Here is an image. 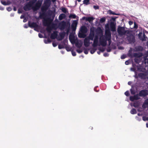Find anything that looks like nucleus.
I'll return each instance as SVG.
<instances>
[{
	"instance_id": "f257e3e1",
	"label": "nucleus",
	"mask_w": 148,
	"mask_h": 148,
	"mask_svg": "<svg viewBox=\"0 0 148 148\" xmlns=\"http://www.w3.org/2000/svg\"><path fill=\"white\" fill-rule=\"evenodd\" d=\"M81 33H79L78 35V37L80 38H84L86 36L84 34L87 32V29L85 26H82L80 30Z\"/></svg>"
},
{
	"instance_id": "f03ea898",
	"label": "nucleus",
	"mask_w": 148,
	"mask_h": 148,
	"mask_svg": "<svg viewBox=\"0 0 148 148\" xmlns=\"http://www.w3.org/2000/svg\"><path fill=\"white\" fill-rule=\"evenodd\" d=\"M117 32L119 35L121 36L125 35L127 33V31L125 30V27H119Z\"/></svg>"
},
{
	"instance_id": "7ed1b4c3",
	"label": "nucleus",
	"mask_w": 148,
	"mask_h": 148,
	"mask_svg": "<svg viewBox=\"0 0 148 148\" xmlns=\"http://www.w3.org/2000/svg\"><path fill=\"white\" fill-rule=\"evenodd\" d=\"M107 25H108L107 27L108 29L106 30L105 35L103 36L107 40L108 39L109 40H110V39L111 38V33L109 28L108 24H107ZM106 28H107L106 26Z\"/></svg>"
},
{
	"instance_id": "20e7f679",
	"label": "nucleus",
	"mask_w": 148,
	"mask_h": 148,
	"mask_svg": "<svg viewBox=\"0 0 148 148\" xmlns=\"http://www.w3.org/2000/svg\"><path fill=\"white\" fill-rule=\"evenodd\" d=\"M44 5L41 8L42 12L46 11L49 7L50 4V0H46L44 2Z\"/></svg>"
},
{
	"instance_id": "39448f33",
	"label": "nucleus",
	"mask_w": 148,
	"mask_h": 148,
	"mask_svg": "<svg viewBox=\"0 0 148 148\" xmlns=\"http://www.w3.org/2000/svg\"><path fill=\"white\" fill-rule=\"evenodd\" d=\"M44 5L41 8L42 12L46 11L49 7L50 4V0H46L44 2Z\"/></svg>"
},
{
	"instance_id": "423d86ee",
	"label": "nucleus",
	"mask_w": 148,
	"mask_h": 148,
	"mask_svg": "<svg viewBox=\"0 0 148 148\" xmlns=\"http://www.w3.org/2000/svg\"><path fill=\"white\" fill-rule=\"evenodd\" d=\"M99 41L101 45L104 47L106 46L107 44V40L103 36L99 39Z\"/></svg>"
},
{
	"instance_id": "0eeeda50",
	"label": "nucleus",
	"mask_w": 148,
	"mask_h": 148,
	"mask_svg": "<svg viewBox=\"0 0 148 148\" xmlns=\"http://www.w3.org/2000/svg\"><path fill=\"white\" fill-rule=\"evenodd\" d=\"M58 27L60 30H64L66 27V22L64 21H62L59 24Z\"/></svg>"
},
{
	"instance_id": "6e6552de",
	"label": "nucleus",
	"mask_w": 148,
	"mask_h": 148,
	"mask_svg": "<svg viewBox=\"0 0 148 148\" xmlns=\"http://www.w3.org/2000/svg\"><path fill=\"white\" fill-rule=\"evenodd\" d=\"M42 4L41 1L38 0L35 4L34 6L33 7V9L35 10H37L39 9Z\"/></svg>"
},
{
	"instance_id": "1a4fd4ad",
	"label": "nucleus",
	"mask_w": 148,
	"mask_h": 148,
	"mask_svg": "<svg viewBox=\"0 0 148 148\" xmlns=\"http://www.w3.org/2000/svg\"><path fill=\"white\" fill-rule=\"evenodd\" d=\"M139 95L140 97H145L148 95V91L147 90H143L140 91Z\"/></svg>"
},
{
	"instance_id": "9d476101",
	"label": "nucleus",
	"mask_w": 148,
	"mask_h": 148,
	"mask_svg": "<svg viewBox=\"0 0 148 148\" xmlns=\"http://www.w3.org/2000/svg\"><path fill=\"white\" fill-rule=\"evenodd\" d=\"M93 40V43L92 46L93 47H96L97 46L98 43V36L96 35L95 36Z\"/></svg>"
},
{
	"instance_id": "9b49d317",
	"label": "nucleus",
	"mask_w": 148,
	"mask_h": 148,
	"mask_svg": "<svg viewBox=\"0 0 148 148\" xmlns=\"http://www.w3.org/2000/svg\"><path fill=\"white\" fill-rule=\"evenodd\" d=\"M142 33L141 32H140L138 34V36L139 37L142 41H146L148 39L147 37L146 36L145 34L143 33V36H142Z\"/></svg>"
},
{
	"instance_id": "f8f14e48",
	"label": "nucleus",
	"mask_w": 148,
	"mask_h": 148,
	"mask_svg": "<svg viewBox=\"0 0 148 148\" xmlns=\"http://www.w3.org/2000/svg\"><path fill=\"white\" fill-rule=\"evenodd\" d=\"M127 39L130 43H134L135 42V37L133 36H128L127 37Z\"/></svg>"
},
{
	"instance_id": "ddd939ff",
	"label": "nucleus",
	"mask_w": 148,
	"mask_h": 148,
	"mask_svg": "<svg viewBox=\"0 0 148 148\" xmlns=\"http://www.w3.org/2000/svg\"><path fill=\"white\" fill-rule=\"evenodd\" d=\"M90 40L86 37L84 40V44L86 47H88L90 45Z\"/></svg>"
},
{
	"instance_id": "4468645a",
	"label": "nucleus",
	"mask_w": 148,
	"mask_h": 148,
	"mask_svg": "<svg viewBox=\"0 0 148 148\" xmlns=\"http://www.w3.org/2000/svg\"><path fill=\"white\" fill-rule=\"evenodd\" d=\"M110 27L112 31H116V23L113 22H111L110 23Z\"/></svg>"
},
{
	"instance_id": "2eb2a0df",
	"label": "nucleus",
	"mask_w": 148,
	"mask_h": 148,
	"mask_svg": "<svg viewBox=\"0 0 148 148\" xmlns=\"http://www.w3.org/2000/svg\"><path fill=\"white\" fill-rule=\"evenodd\" d=\"M32 6V4L30 3H28L24 6L23 9L26 11L29 10Z\"/></svg>"
},
{
	"instance_id": "dca6fc26",
	"label": "nucleus",
	"mask_w": 148,
	"mask_h": 148,
	"mask_svg": "<svg viewBox=\"0 0 148 148\" xmlns=\"http://www.w3.org/2000/svg\"><path fill=\"white\" fill-rule=\"evenodd\" d=\"M28 25L31 28H37L38 26L37 24L34 22L30 23L29 21Z\"/></svg>"
},
{
	"instance_id": "f3484780",
	"label": "nucleus",
	"mask_w": 148,
	"mask_h": 148,
	"mask_svg": "<svg viewBox=\"0 0 148 148\" xmlns=\"http://www.w3.org/2000/svg\"><path fill=\"white\" fill-rule=\"evenodd\" d=\"M133 57L135 58H139L143 56V53H133Z\"/></svg>"
},
{
	"instance_id": "a211bd4d",
	"label": "nucleus",
	"mask_w": 148,
	"mask_h": 148,
	"mask_svg": "<svg viewBox=\"0 0 148 148\" xmlns=\"http://www.w3.org/2000/svg\"><path fill=\"white\" fill-rule=\"evenodd\" d=\"M65 34L66 32H63L60 33V38H59L58 40H62L64 37Z\"/></svg>"
},
{
	"instance_id": "6ab92c4d",
	"label": "nucleus",
	"mask_w": 148,
	"mask_h": 148,
	"mask_svg": "<svg viewBox=\"0 0 148 148\" xmlns=\"http://www.w3.org/2000/svg\"><path fill=\"white\" fill-rule=\"evenodd\" d=\"M57 36V32H54L51 34L50 37L52 39H54L56 38Z\"/></svg>"
},
{
	"instance_id": "aec40b11",
	"label": "nucleus",
	"mask_w": 148,
	"mask_h": 148,
	"mask_svg": "<svg viewBox=\"0 0 148 148\" xmlns=\"http://www.w3.org/2000/svg\"><path fill=\"white\" fill-rule=\"evenodd\" d=\"M95 35H94L93 34H89L88 36L86 37V38L89 39L90 40H93L94 37L95 36Z\"/></svg>"
},
{
	"instance_id": "412c9836",
	"label": "nucleus",
	"mask_w": 148,
	"mask_h": 148,
	"mask_svg": "<svg viewBox=\"0 0 148 148\" xmlns=\"http://www.w3.org/2000/svg\"><path fill=\"white\" fill-rule=\"evenodd\" d=\"M94 19L93 17H89L86 18V20L88 21L89 23H90L93 21Z\"/></svg>"
},
{
	"instance_id": "4be33fe9",
	"label": "nucleus",
	"mask_w": 148,
	"mask_h": 148,
	"mask_svg": "<svg viewBox=\"0 0 148 148\" xmlns=\"http://www.w3.org/2000/svg\"><path fill=\"white\" fill-rule=\"evenodd\" d=\"M66 17V15L64 14H61L59 15V19L60 20H62L64 18Z\"/></svg>"
},
{
	"instance_id": "5701e85b",
	"label": "nucleus",
	"mask_w": 148,
	"mask_h": 148,
	"mask_svg": "<svg viewBox=\"0 0 148 148\" xmlns=\"http://www.w3.org/2000/svg\"><path fill=\"white\" fill-rule=\"evenodd\" d=\"M138 76L141 79L144 78L145 77V75L143 73H140L138 74Z\"/></svg>"
},
{
	"instance_id": "b1692460",
	"label": "nucleus",
	"mask_w": 148,
	"mask_h": 148,
	"mask_svg": "<svg viewBox=\"0 0 148 148\" xmlns=\"http://www.w3.org/2000/svg\"><path fill=\"white\" fill-rule=\"evenodd\" d=\"M128 55L131 58L133 57V54L132 53V49L131 48L128 51Z\"/></svg>"
},
{
	"instance_id": "393cba45",
	"label": "nucleus",
	"mask_w": 148,
	"mask_h": 148,
	"mask_svg": "<svg viewBox=\"0 0 148 148\" xmlns=\"http://www.w3.org/2000/svg\"><path fill=\"white\" fill-rule=\"evenodd\" d=\"M108 13L110 14H112V15H119L120 14L119 13H116L112 11L111 10H109L108 11Z\"/></svg>"
},
{
	"instance_id": "a878e982",
	"label": "nucleus",
	"mask_w": 148,
	"mask_h": 148,
	"mask_svg": "<svg viewBox=\"0 0 148 148\" xmlns=\"http://www.w3.org/2000/svg\"><path fill=\"white\" fill-rule=\"evenodd\" d=\"M131 93L132 95H134L136 93V91L134 88L132 87V88L130 90Z\"/></svg>"
},
{
	"instance_id": "bb28decb",
	"label": "nucleus",
	"mask_w": 148,
	"mask_h": 148,
	"mask_svg": "<svg viewBox=\"0 0 148 148\" xmlns=\"http://www.w3.org/2000/svg\"><path fill=\"white\" fill-rule=\"evenodd\" d=\"M52 28L51 27H50L49 26H48L46 28V30L47 32L49 33H50L51 31L52 30Z\"/></svg>"
},
{
	"instance_id": "cd10ccee",
	"label": "nucleus",
	"mask_w": 148,
	"mask_h": 148,
	"mask_svg": "<svg viewBox=\"0 0 148 148\" xmlns=\"http://www.w3.org/2000/svg\"><path fill=\"white\" fill-rule=\"evenodd\" d=\"M78 23V21L77 20H74L73 21L71 25H73V26H75V27H77V24Z\"/></svg>"
},
{
	"instance_id": "c85d7f7f",
	"label": "nucleus",
	"mask_w": 148,
	"mask_h": 148,
	"mask_svg": "<svg viewBox=\"0 0 148 148\" xmlns=\"http://www.w3.org/2000/svg\"><path fill=\"white\" fill-rule=\"evenodd\" d=\"M137 113L135 109L132 108L130 111V113L132 114H135Z\"/></svg>"
},
{
	"instance_id": "c756f323",
	"label": "nucleus",
	"mask_w": 148,
	"mask_h": 148,
	"mask_svg": "<svg viewBox=\"0 0 148 148\" xmlns=\"http://www.w3.org/2000/svg\"><path fill=\"white\" fill-rule=\"evenodd\" d=\"M77 16L75 14H70L69 16V18H75Z\"/></svg>"
},
{
	"instance_id": "7c9ffc66",
	"label": "nucleus",
	"mask_w": 148,
	"mask_h": 148,
	"mask_svg": "<svg viewBox=\"0 0 148 148\" xmlns=\"http://www.w3.org/2000/svg\"><path fill=\"white\" fill-rule=\"evenodd\" d=\"M44 42L45 44H48L50 43L51 42V41L49 39H48L47 40L44 39Z\"/></svg>"
},
{
	"instance_id": "2f4dec72",
	"label": "nucleus",
	"mask_w": 148,
	"mask_h": 148,
	"mask_svg": "<svg viewBox=\"0 0 148 148\" xmlns=\"http://www.w3.org/2000/svg\"><path fill=\"white\" fill-rule=\"evenodd\" d=\"M139 96V94H137L134 95V97L135 100H138L140 99V97Z\"/></svg>"
},
{
	"instance_id": "473e14b6",
	"label": "nucleus",
	"mask_w": 148,
	"mask_h": 148,
	"mask_svg": "<svg viewBox=\"0 0 148 148\" xmlns=\"http://www.w3.org/2000/svg\"><path fill=\"white\" fill-rule=\"evenodd\" d=\"M83 3L86 5L90 4L89 0H84L83 1Z\"/></svg>"
},
{
	"instance_id": "72a5a7b5",
	"label": "nucleus",
	"mask_w": 148,
	"mask_h": 148,
	"mask_svg": "<svg viewBox=\"0 0 148 148\" xmlns=\"http://www.w3.org/2000/svg\"><path fill=\"white\" fill-rule=\"evenodd\" d=\"M90 34L95 35V29H92L91 28L90 29Z\"/></svg>"
},
{
	"instance_id": "f704fd0d",
	"label": "nucleus",
	"mask_w": 148,
	"mask_h": 148,
	"mask_svg": "<svg viewBox=\"0 0 148 148\" xmlns=\"http://www.w3.org/2000/svg\"><path fill=\"white\" fill-rule=\"evenodd\" d=\"M96 51V49H95L94 48H92L90 50V53L91 54H93L95 51Z\"/></svg>"
},
{
	"instance_id": "c9c22d12",
	"label": "nucleus",
	"mask_w": 148,
	"mask_h": 148,
	"mask_svg": "<svg viewBox=\"0 0 148 148\" xmlns=\"http://www.w3.org/2000/svg\"><path fill=\"white\" fill-rule=\"evenodd\" d=\"M134 61L136 63H139L140 62V60L137 58H135Z\"/></svg>"
},
{
	"instance_id": "e433bc0d",
	"label": "nucleus",
	"mask_w": 148,
	"mask_h": 148,
	"mask_svg": "<svg viewBox=\"0 0 148 148\" xmlns=\"http://www.w3.org/2000/svg\"><path fill=\"white\" fill-rule=\"evenodd\" d=\"M62 11L64 13H66L67 12L66 9L65 8H62L61 9Z\"/></svg>"
},
{
	"instance_id": "4c0bfd02",
	"label": "nucleus",
	"mask_w": 148,
	"mask_h": 148,
	"mask_svg": "<svg viewBox=\"0 0 148 148\" xmlns=\"http://www.w3.org/2000/svg\"><path fill=\"white\" fill-rule=\"evenodd\" d=\"M106 21V19L104 17H103L102 18H101L100 20V23H103L104 22Z\"/></svg>"
},
{
	"instance_id": "58836bf2",
	"label": "nucleus",
	"mask_w": 148,
	"mask_h": 148,
	"mask_svg": "<svg viewBox=\"0 0 148 148\" xmlns=\"http://www.w3.org/2000/svg\"><path fill=\"white\" fill-rule=\"evenodd\" d=\"M56 25V24L53 23L52 24L51 27L53 29L55 28Z\"/></svg>"
},
{
	"instance_id": "ea45409f",
	"label": "nucleus",
	"mask_w": 148,
	"mask_h": 148,
	"mask_svg": "<svg viewBox=\"0 0 148 148\" xmlns=\"http://www.w3.org/2000/svg\"><path fill=\"white\" fill-rule=\"evenodd\" d=\"M130 99L131 101H133L134 100H135L134 97V96H130Z\"/></svg>"
},
{
	"instance_id": "a19ab883",
	"label": "nucleus",
	"mask_w": 148,
	"mask_h": 148,
	"mask_svg": "<svg viewBox=\"0 0 148 148\" xmlns=\"http://www.w3.org/2000/svg\"><path fill=\"white\" fill-rule=\"evenodd\" d=\"M89 49H84V53L86 54H87L88 53Z\"/></svg>"
},
{
	"instance_id": "79ce46f5",
	"label": "nucleus",
	"mask_w": 148,
	"mask_h": 148,
	"mask_svg": "<svg viewBox=\"0 0 148 148\" xmlns=\"http://www.w3.org/2000/svg\"><path fill=\"white\" fill-rule=\"evenodd\" d=\"M134 28L135 29H137L138 28V26L137 25V24H136V23L134 22Z\"/></svg>"
},
{
	"instance_id": "37998d69",
	"label": "nucleus",
	"mask_w": 148,
	"mask_h": 148,
	"mask_svg": "<svg viewBox=\"0 0 148 148\" xmlns=\"http://www.w3.org/2000/svg\"><path fill=\"white\" fill-rule=\"evenodd\" d=\"M71 27L73 31H75L76 30L77 27H75V26H73V25H71Z\"/></svg>"
},
{
	"instance_id": "c03bdc74",
	"label": "nucleus",
	"mask_w": 148,
	"mask_h": 148,
	"mask_svg": "<svg viewBox=\"0 0 148 148\" xmlns=\"http://www.w3.org/2000/svg\"><path fill=\"white\" fill-rule=\"evenodd\" d=\"M58 48L59 49H61L64 48V46L62 45H59L58 46Z\"/></svg>"
},
{
	"instance_id": "a18cd8bd",
	"label": "nucleus",
	"mask_w": 148,
	"mask_h": 148,
	"mask_svg": "<svg viewBox=\"0 0 148 148\" xmlns=\"http://www.w3.org/2000/svg\"><path fill=\"white\" fill-rule=\"evenodd\" d=\"M144 104L146 105H148V98L145 100Z\"/></svg>"
},
{
	"instance_id": "49530a36",
	"label": "nucleus",
	"mask_w": 148,
	"mask_h": 148,
	"mask_svg": "<svg viewBox=\"0 0 148 148\" xmlns=\"http://www.w3.org/2000/svg\"><path fill=\"white\" fill-rule=\"evenodd\" d=\"M135 118L137 120L139 121H140L141 120V118L137 116H136V117Z\"/></svg>"
},
{
	"instance_id": "de8ad7c7",
	"label": "nucleus",
	"mask_w": 148,
	"mask_h": 148,
	"mask_svg": "<svg viewBox=\"0 0 148 148\" xmlns=\"http://www.w3.org/2000/svg\"><path fill=\"white\" fill-rule=\"evenodd\" d=\"M125 95L127 96H128L129 95V92L128 91H127L125 93Z\"/></svg>"
},
{
	"instance_id": "09e8293b",
	"label": "nucleus",
	"mask_w": 148,
	"mask_h": 148,
	"mask_svg": "<svg viewBox=\"0 0 148 148\" xmlns=\"http://www.w3.org/2000/svg\"><path fill=\"white\" fill-rule=\"evenodd\" d=\"M141 48V46H138L136 47L135 49L137 51H139L140 50V49Z\"/></svg>"
},
{
	"instance_id": "8fccbe9b",
	"label": "nucleus",
	"mask_w": 148,
	"mask_h": 148,
	"mask_svg": "<svg viewBox=\"0 0 148 148\" xmlns=\"http://www.w3.org/2000/svg\"><path fill=\"white\" fill-rule=\"evenodd\" d=\"M76 51L79 53H81L82 52V50L80 49H77Z\"/></svg>"
},
{
	"instance_id": "3c124183",
	"label": "nucleus",
	"mask_w": 148,
	"mask_h": 148,
	"mask_svg": "<svg viewBox=\"0 0 148 148\" xmlns=\"http://www.w3.org/2000/svg\"><path fill=\"white\" fill-rule=\"evenodd\" d=\"M143 121H148V117H146L145 116H143Z\"/></svg>"
},
{
	"instance_id": "603ef678",
	"label": "nucleus",
	"mask_w": 148,
	"mask_h": 148,
	"mask_svg": "<svg viewBox=\"0 0 148 148\" xmlns=\"http://www.w3.org/2000/svg\"><path fill=\"white\" fill-rule=\"evenodd\" d=\"M71 53H72V55L73 56H76V53L75 52L73 51H71Z\"/></svg>"
},
{
	"instance_id": "864d4df0",
	"label": "nucleus",
	"mask_w": 148,
	"mask_h": 148,
	"mask_svg": "<svg viewBox=\"0 0 148 148\" xmlns=\"http://www.w3.org/2000/svg\"><path fill=\"white\" fill-rule=\"evenodd\" d=\"M43 24L44 25H47L48 23L47 21H43Z\"/></svg>"
},
{
	"instance_id": "5fc2aeb1",
	"label": "nucleus",
	"mask_w": 148,
	"mask_h": 148,
	"mask_svg": "<svg viewBox=\"0 0 148 148\" xmlns=\"http://www.w3.org/2000/svg\"><path fill=\"white\" fill-rule=\"evenodd\" d=\"M126 57V56L125 55H123L121 56V58L122 59H124Z\"/></svg>"
},
{
	"instance_id": "6e6d98bb",
	"label": "nucleus",
	"mask_w": 148,
	"mask_h": 148,
	"mask_svg": "<svg viewBox=\"0 0 148 148\" xmlns=\"http://www.w3.org/2000/svg\"><path fill=\"white\" fill-rule=\"evenodd\" d=\"M6 9L9 12L10 11L12 10V9L10 7H8L6 8Z\"/></svg>"
},
{
	"instance_id": "4d7b16f0",
	"label": "nucleus",
	"mask_w": 148,
	"mask_h": 148,
	"mask_svg": "<svg viewBox=\"0 0 148 148\" xmlns=\"http://www.w3.org/2000/svg\"><path fill=\"white\" fill-rule=\"evenodd\" d=\"M1 2L2 4L4 5H6V2L5 1H1Z\"/></svg>"
},
{
	"instance_id": "13d9d810",
	"label": "nucleus",
	"mask_w": 148,
	"mask_h": 148,
	"mask_svg": "<svg viewBox=\"0 0 148 148\" xmlns=\"http://www.w3.org/2000/svg\"><path fill=\"white\" fill-rule=\"evenodd\" d=\"M93 8L97 10L99 8V7L98 6L94 5L93 6Z\"/></svg>"
},
{
	"instance_id": "bf43d9fd",
	"label": "nucleus",
	"mask_w": 148,
	"mask_h": 148,
	"mask_svg": "<svg viewBox=\"0 0 148 148\" xmlns=\"http://www.w3.org/2000/svg\"><path fill=\"white\" fill-rule=\"evenodd\" d=\"M103 56L105 57H108L109 56V54L106 53H105L103 54Z\"/></svg>"
},
{
	"instance_id": "052dcab7",
	"label": "nucleus",
	"mask_w": 148,
	"mask_h": 148,
	"mask_svg": "<svg viewBox=\"0 0 148 148\" xmlns=\"http://www.w3.org/2000/svg\"><path fill=\"white\" fill-rule=\"evenodd\" d=\"M38 36L40 38H42L43 37L42 35L40 33L38 34Z\"/></svg>"
},
{
	"instance_id": "680f3d73",
	"label": "nucleus",
	"mask_w": 148,
	"mask_h": 148,
	"mask_svg": "<svg viewBox=\"0 0 148 148\" xmlns=\"http://www.w3.org/2000/svg\"><path fill=\"white\" fill-rule=\"evenodd\" d=\"M52 45L53 47H55L57 46V44L55 42H53L52 43Z\"/></svg>"
},
{
	"instance_id": "e2e57ef3",
	"label": "nucleus",
	"mask_w": 148,
	"mask_h": 148,
	"mask_svg": "<svg viewBox=\"0 0 148 148\" xmlns=\"http://www.w3.org/2000/svg\"><path fill=\"white\" fill-rule=\"evenodd\" d=\"M70 30V28L69 27L66 30V33L68 34L69 33Z\"/></svg>"
},
{
	"instance_id": "0e129e2a",
	"label": "nucleus",
	"mask_w": 148,
	"mask_h": 148,
	"mask_svg": "<svg viewBox=\"0 0 148 148\" xmlns=\"http://www.w3.org/2000/svg\"><path fill=\"white\" fill-rule=\"evenodd\" d=\"M125 64L126 65H128L129 64V62L128 60L126 61L125 62Z\"/></svg>"
},
{
	"instance_id": "69168bd1",
	"label": "nucleus",
	"mask_w": 148,
	"mask_h": 148,
	"mask_svg": "<svg viewBox=\"0 0 148 148\" xmlns=\"http://www.w3.org/2000/svg\"><path fill=\"white\" fill-rule=\"evenodd\" d=\"M99 50H100V51L102 52H103L104 51V49L103 48H102L101 49L100 48L99 49Z\"/></svg>"
},
{
	"instance_id": "338daca9",
	"label": "nucleus",
	"mask_w": 148,
	"mask_h": 148,
	"mask_svg": "<svg viewBox=\"0 0 148 148\" xmlns=\"http://www.w3.org/2000/svg\"><path fill=\"white\" fill-rule=\"evenodd\" d=\"M4 9V8L1 6H0V10H3Z\"/></svg>"
},
{
	"instance_id": "774afa93",
	"label": "nucleus",
	"mask_w": 148,
	"mask_h": 148,
	"mask_svg": "<svg viewBox=\"0 0 148 148\" xmlns=\"http://www.w3.org/2000/svg\"><path fill=\"white\" fill-rule=\"evenodd\" d=\"M106 50L108 52H110L111 51V49L110 48H109L107 49Z\"/></svg>"
}]
</instances>
